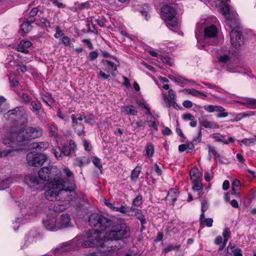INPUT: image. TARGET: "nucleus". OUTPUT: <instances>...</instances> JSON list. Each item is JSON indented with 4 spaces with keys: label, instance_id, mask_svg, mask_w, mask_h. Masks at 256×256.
<instances>
[{
    "label": "nucleus",
    "instance_id": "obj_1",
    "mask_svg": "<svg viewBox=\"0 0 256 256\" xmlns=\"http://www.w3.org/2000/svg\"><path fill=\"white\" fill-rule=\"evenodd\" d=\"M88 220L93 229L81 236H76L72 240L63 243L62 246L63 251L96 246L102 240V234H104L102 237L105 240H118L116 226L112 220L98 214H91Z\"/></svg>",
    "mask_w": 256,
    "mask_h": 256
},
{
    "label": "nucleus",
    "instance_id": "obj_2",
    "mask_svg": "<svg viewBox=\"0 0 256 256\" xmlns=\"http://www.w3.org/2000/svg\"><path fill=\"white\" fill-rule=\"evenodd\" d=\"M22 126L18 127L16 131L12 132V136H6L3 138V144L10 148L3 150L0 149V158L14 155V153L18 150V142L38 138L42 135L43 130L40 127H28L22 130Z\"/></svg>",
    "mask_w": 256,
    "mask_h": 256
},
{
    "label": "nucleus",
    "instance_id": "obj_3",
    "mask_svg": "<svg viewBox=\"0 0 256 256\" xmlns=\"http://www.w3.org/2000/svg\"><path fill=\"white\" fill-rule=\"evenodd\" d=\"M222 12L225 16L226 24L232 30L230 34L231 44L235 48L238 49L242 44V34L238 30H234L240 27L238 15L234 10L231 14H230L228 6L222 10Z\"/></svg>",
    "mask_w": 256,
    "mask_h": 256
},
{
    "label": "nucleus",
    "instance_id": "obj_4",
    "mask_svg": "<svg viewBox=\"0 0 256 256\" xmlns=\"http://www.w3.org/2000/svg\"><path fill=\"white\" fill-rule=\"evenodd\" d=\"M4 118L10 124H12L10 127V133L8 136H12V132L16 131L17 128L22 126L27 122V114H25L19 107L8 110L4 114Z\"/></svg>",
    "mask_w": 256,
    "mask_h": 256
},
{
    "label": "nucleus",
    "instance_id": "obj_5",
    "mask_svg": "<svg viewBox=\"0 0 256 256\" xmlns=\"http://www.w3.org/2000/svg\"><path fill=\"white\" fill-rule=\"evenodd\" d=\"M66 186V182L61 176H57L52 178L49 182L48 189L44 192L46 200L50 201L60 200L62 196V190Z\"/></svg>",
    "mask_w": 256,
    "mask_h": 256
},
{
    "label": "nucleus",
    "instance_id": "obj_6",
    "mask_svg": "<svg viewBox=\"0 0 256 256\" xmlns=\"http://www.w3.org/2000/svg\"><path fill=\"white\" fill-rule=\"evenodd\" d=\"M176 4H165L161 9L162 18L168 25L172 27L176 26L178 24V21L176 17Z\"/></svg>",
    "mask_w": 256,
    "mask_h": 256
},
{
    "label": "nucleus",
    "instance_id": "obj_7",
    "mask_svg": "<svg viewBox=\"0 0 256 256\" xmlns=\"http://www.w3.org/2000/svg\"><path fill=\"white\" fill-rule=\"evenodd\" d=\"M40 178L44 182H50L52 178L56 176L62 177L61 172L53 166H44L38 172Z\"/></svg>",
    "mask_w": 256,
    "mask_h": 256
},
{
    "label": "nucleus",
    "instance_id": "obj_8",
    "mask_svg": "<svg viewBox=\"0 0 256 256\" xmlns=\"http://www.w3.org/2000/svg\"><path fill=\"white\" fill-rule=\"evenodd\" d=\"M47 160L48 156L46 154H40L36 152H30L26 156L28 164L34 166H42Z\"/></svg>",
    "mask_w": 256,
    "mask_h": 256
},
{
    "label": "nucleus",
    "instance_id": "obj_9",
    "mask_svg": "<svg viewBox=\"0 0 256 256\" xmlns=\"http://www.w3.org/2000/svg\"><path fill=\"white\" fill-rule=\"evenodd\" d=\"M66 186L64 187L62 192V196L64 197V200L73 201L76 198V194L75 192L76 184L74 182H70L68 185H66Z\"/></svg>",
    "mask_w": 256,
    "mask_h": 256
},
{
    "label": "nucleus",
    "instance_id": "obj_10",
    "mask_svg": "<svg viewBox=\"0 0 256 256\" xmlns=\"http://www.w3.org/2000/svg\"><path fill=\"white\" fill-rule=\"evenodd\" d=\"M203 48L206 50L208 51L212 55L214 56H218V61L222 66H224L230 60V57L228 54H219L218 50L215 48L212 44L210 46L207 45H204Z\"/></svg>",
    "mask_w": 256,
    "mask_h": 256
},
{
    "label": "nucleus",
    "instance_id": "obj_11",
    "mask_svg": "<svg viewBox=\"0 0 256 256\" xmlns=\"http://www.w3.org/2000/svg\"><path fill=\"white\" fill-rule=\"evenodd\" d=\"M25 182L30 188H33L34 190H41L44 187V182L40 180L35 174H30L26 176Z\"/></svg>",
    "mask_w": 256,
    "mask_h": 256
},
{
    "label": "nucleus",
    "instance_id": "obj_12",
    "mask_svg": "<svg viewBox=\"0 0 256 256\" xmlns=\"http://www.w3.org/2000/svg\"><path fill=\"white\" fill-rule=\"evenodd\" d=\"M21 212L24 215H32L42 210V206L32 204L31 203L24 205V207L19 206Z\"/></svg>",
    "mask_w": 256,
    "mask_h": 256
},
{
    "label": "nucleus",
    "instance_id": "obj_13",
    "mask_svg": "<svg viewBox=\"0 0 256 256\" xmlns=\"http://www.w3.org/2000/svg\"><path fill=\"white\" fill-rule=\"evenodd\" d=\"M118 240L126 238L130 235V228L125 224L116 226Z\"/></svg>",
    "mask_w": 256,
    "mask_h": 256
},
{
    "label": "nucleus",
    "instance_id": "obj_14",
    "mask_svg": "<svg viewBox=\"0 0 256 256\" xmlns=\"http://www.w3.org/2000/svg\"><path fill=\"white\" fill-rule=\"evenodd\" d=\"M76 144L74 140H70L68 144H64L62 148L64 156H69L74 154L76 150Z\"/></svg>",
    "mask_w": 256,
    "mask_h": 256
},
{
    "label": "nucleus",
    "instance_id": "obj_15",
    "mask_svg": "<svg viewBox=\"0 0 256 256\" xmlns=\"http://www.w3.org/2000/svg\"><path fill=\"white\" fill-rule=\"evenodd\" d=\"M30 106L32 107V110L38 117L44 118L46 116V113L44 110L42 108V104L38 100H32L30 102Z\"/></svg>",
    "mask_w": 256,
    "mask_h": 256
},
{
    "label": "nucleus",
    "instance_id": "obj_16",
    "mask_svg": "<svg viewBox=\"0 0 256 256\" xmlns=\"http://www.w3.org/2000/svg\"><path fill=\"white\" fill-rule=\"evenodd\" d=\"M199 123L200 127L210 128L215 129L218 128V124L214 121H210L208 119V116H202L199 120Z\"/></svg>",
    "mask_w": 256,
    "mask_h": 256
},
{
    "label": "nucleus",
    "instance_id": "obj_17",
    "mask_svg": "<svg viewBox=\"0 0 256 256\" xmlns=\"http://www.w3.org/2000/svg\"><path fill=\"white\" fill-rule=\"evenodd\" d=\"M43 224L47 230L54 232L58 230L57 220L54 217L44 220L43 221Z\"/></svg>",
    "mask_w": 256,
    "mask_h": 256
},
{
    "label": "nucleus",
    "instance_id": "obj_18",
    "mask_svg": "<svg viewBox=\"0 0 256 256\" xmlns=\"http://www.w3.org/2000/svg\"><path fill=\"white\" fill-rule=\"evenodd\" d=\"M71 218L70 216L67 214H62L58 220H57V224L58 226V230L70 226Z\"/></svg>",
    "mask_w": 256,
    "mask_h": 256
},
{
    "label": "nucleus",
    "instance_id": "obj_19",
    "mask_svg": "<svg viewBox=\"0 0 256 256\" xmlns=\"http://www.w3.org/2000/svg\"><path fill=\"white\" fill-rule=\"evenodd\" d=\"M49 146V143L46 142H34L30 146V149L32 150L42 152L45 150Z\"/></svg>",
    "mask_w": 256,
    "mask_h": 256
},
{
    "label": "nucleus",
    "instance_id": "obj_20",
    "mask_svg": "<svg viewBox=\"0 0 256 256\" xmlns=\"http://www.w3.org/2000/svg\"><path fill=\"white\" fill-rule=\"evenodd\" d=\"M218 34V28L214 25L212 24L204 29V36L206 38H214Z\"/></svg>",
    "mask_w": 256,
    "mask_h": 256
},
{
    "label": "nucleus",
    "instance_id": "obj_21",
    "mask_svg": "<svg viewBox=\"0 0 256 256\" xmlns=\"http://www.w3.org/2000/svg\"><path fill=\"white\" fill-rule=\"evenodd\" d=\"M32 46V43L29 40H21L16 48V50L18 52L27 54L29 53V50L27 48Z\"/></svg>",
    "mask_w": 256,
    "mask_h": 256
},
{
    "label": "nucleus",
    "instance_id": "obj_22",
    "mask_svg": "<svg viewBox=\"0 0 256 256\" xmlns=\"http://www.w3.org/2000/svg\"><path fill=\"white\" fill-rule=\"evenodd\" d=\"M227 253L232 256H242V250L230 243L226 248Z\"/></svg>",
    "mask_w": 256,
    "mask_h": 256
},
{
    "label": "nucleus",
    "instance_id": "obj_23",
    "mask_svg": "<svg viewBox=\"0 0 256 256\" xmlns=\"http://www.w3.org/2000/svg\"><path fill=\"white\" fill-rule=\"evenodd\" d=\"M34 22V19L28 20L24 21L20 25V32L22 35L24 36V34L28 33L32 30L31 24Z\"/></svg>",
    "mask_w": 256,
    "mask_h": 256
},
{
    "label": "nucleus",
    "instance_id": "obj_24",
    "mask_svg": "<svg viewBox=\"0 0 256 256\" xmlns=\"http://www.w3.org/2000/svg\"><path fill=\"white\" fill-rule=\"evenodd\" d=\"M243 101H238V102L242 105H245L248 108H256V99L244 98Z\"/></svg>",
    "mask_w": 256,
    "mask_h": 256
},
{
    "label": "nucleus",
    "instance_id": "obj_25",
    "mask_svg": "<svg viewBox=\"0 0 256 256\" xmlns=\"http://www.w3.org/2000/svg\"><path fill=\"white\" fill-rule=\"evenodd\" d=\"M121 111L126 115L136 116L138 114L136 108L132 105L122 106Z\"/></svg>",
    "mask_w": 256,
    "mask_h": 256
},
{
    "label": "nucleus",
    "instance_id": "obj_26",
    "mask_svg": "<svg viewBox=\"0 0 256 256\" xmlns=\"http://www.w3.org/2000/svg\"><path fill=\"white\" fill-rule=\"evenodd\" d=\"M102 62L106 66L107 72H110L112 74H114V72L117 70L116 64L114 62H110L108 60H102Z\"/></svg>",
    "mask_w": 256,
    "mask_h": 256
},
{
    "label": "nucleus",
    "instance_id": "obj_27",
    "mask_svg": "<svg viewBox=\"0 0 256 256\" xmlns=\"http://www.w3.org/2000/svg\"><path fill=\"white\" fill-rule=\"evenodd\" d=\"M48 135L50 137L57 138L58 136V127L54 124H50L48 126Z\"/></svg>",
    "mask_w": 256,
    "mask_h": 256
},
{
    "label": "nucleus",
    "instance_id": "obj_28",
    "mask_svg": "<svg viewBox=\"0 0 256 256\" xmlns=\"http://www.w3.org/2000/svg\"><path fill=\"white\" fill-rule=\"evenodd\" d=\"M204 108L208 112H222L225 110L223 107L219 106L205 105L204 106Z\"/></svg>",
    "mask_w": 256,
    "mask_h": 256
},
{
    "label": "nucleus",
    "instance_id": "obj_29",
    "mask_svg": "<svg viewBox=\"0 0 256 256\" xmlns=\"http://www.w3.org/2000/svg\"><path fill=\"white\" fill-rule=\"evenodd\" d=\"M132 210L134 212V216L140 221L141 224H146V218L143 214L142 210L135 208H132Z\"/></svg>",
    "mask_w": 256,
    "mask_h": 256
},
{
    "label": "nucleus",
    "instance_id": "obj_30",
    "mask_svg": "<svg viewBox=\"0 0 256 256\" xmlns=\"http://www.w3.org/2000/svg\"><path fill=\"white\" fill-rule=\"evenodd\" d=\"M178 194L176 190L171 189L168 192L166 200H168L172 205H174L175 202L177 200Z\"/></svg>",
    "mask_w": 256,
    "mask_h": 256
},
{
    "label": "nucleus",
    "instance_id": "obj_31",
    "mask_svg": "<svg viewBox=\"0 0 256 256\" xmlns=\"http://www.w3.org/2000/svg\"><path fill=\"white\" fill-rule=\"evenodd\" d=\"M62 203H63V202H56L54 204V206L50 208V209L56 212L64 211L66 209V204Z\"/></svg>",
    "mask_w": 256,
    "mask_h": 256
},
{
    "label": "nucleus",
    "instance_id": "obj_32",
    "mask_svg": "<svg viewBox=\"0 0 256 256\" xmlns=\"http://www.w3.org/2000/svg\"><path fill=\"white\" fill-rule=\"evenodd\" d=\"M192 181V190L194 192H198V194H200L202 190V179H197V180H194Z\"/></svg>",
    "mask_w": 256,
    "mask_h": 256
},
{
    "label": "nucleus",
    "instance_id": "obj_33",
    "mask_svg": "<svg viewBox=\"0 0 256 256\" xmlns=\"http://www.w3.org/2000/svg\"><path fill=\"white\" fill-rule=\"evenodd\" d=\"M154 152V146L152 144L149 142L146 146V152L148 158H151L153 156Z\"/></svg>",
    "mask_w": 256,
    "mask_h": 256
},
{
    "label": "nucleus",
    "instance_id": "obj_34",
    "mask_svg": "<svg viewBox=\"0 0 256 256\" xmlns=\"http://www.w3.org/2000/svg\"><path fill=\"white\" fill-rule=\"evenodd\" d=\"M190 174L192 180H197V179H202V174L196 168L191 170Z\"/></svg>",
    "mask_w": 256,
    "mask_h": 256
},
{
    "label": "nucleus",
    "instance_id": "obj_35",
    "mask_svg": "<svg viewBox=\"0 0 256 256\" xmlns=\"http://www.w3.org/2000/svg\"><path fill=\"white\" fill-rule=\"evenodd\" d=\"M141 172V167L137 166L132 172L130 178L132 180L136 181Z\"/></svg>",
    "mask_w": 256,
    "mask_h": 256
},
{
    "label": "nucleus",
    "instance_id": "obj_36",
    "mask_svg": "<svg viewBox=\"0 0 256 256\" xmlns=\"http://www.w3.org/2000/svg\"><path fill=\"white\" fill-rule=\"evenodd\" d=\"M52 152L56 158L62 160L63 154L62 148L60 146H55L52 148Z\"/></svg>",
    "mask_w": 256,
    "mask_h": 256
},
{
    "label": "nucleus",
    "instance_id": "obj_37",
    "mask_svg": "<svg viewBox=\"0 0 256 256\" xmlns=\"http://www.w3.org/2000/svg\"><path fill=\"white\" fill-rule=\"evenodd\" d=\"M212 137L214 138L215 141L216 142H222L224 144H228V140H224V136L219 133L213 134L212 135Z\"/></svg>",
    "mask_w": 256,
    "mask_h": 256
},
{
    "label": "nucleus",
    "instance_id": "obj_38",
    "mask_svg": "<svg viewBox=\"0 0 256 256\" xmlns=\"http://www.w3.org/2000/svg\"><path fill=\"white\" fill-rule=\"evenodd\" d=\"M180 248V244H170L167 246L163 249V252L168 253L170 251L178 250Z\"/></svg>",
    "mask_w": 256,
    "mask_h": 256
},
{
    "label": "nucleus",
    "instance_id": "obj_39",
    "mask_svg": "<svg viewBox=\"0 0 256 256\" xmlns=\"http://www.w3.org/2000/svg\"><path fill=\"white\" fill-rule=\"evenodd\" d=\"M142 197L140 194H138L136 198H134L132 201V205L138 207L142 206Z\"/></svg>",
    "mask_w": 256,
    "mask_h": 256
},
{
    "label": "nucleus",
    "instance_id": "obj_40",
    "mask_svg": "<svg viewBox=\"0 0 256 256\" xmlns=\"http://www.w3.org/2000/svg\"><path fill=\"white\" fill-rule=\"evenodd\" d=\"M12 182L11 178H9L0 182V190H4L8 187V184Z\"/></svg>",
    "mask_w": 256,
    "mask_h": 256
},
{
    "label": "nucleus",
    "instance_id": "obj_41",
    "mask_svg": "<svg viewBox=\"0 0 256 256\" xmlns=\"http://www.w3.org/2000/svg\"><path fill=\"white\" fill-rule=\"evenodd\" d=\"M63 172L68 178V180L70 181L69 182H68V184L70 182H74L73 178H74V174L73 172L70 170L68 168H63Z\"/></svg>",
    "mask_w": 256,
    "mask_h": 256
},
{
    "label": "nucleus",
    "instance_id": "obj_42",
    "mask_svg": "<svg viewBox=\"0 0 256 256\" xmlns=\"http://www.w3.org/2000/svg\"><path fill=\"white\" fill-rule=\"evenodd\" d=\"M8 104L4 97L0 96V113L8 109Z\"/></svg>",
    "mask_w": 256,
    "mask_h": 256
},
{
    "label": "nucleus",
    "instance_id": "obj_43",
    "mask_svg": "<svg viewBox=\"0 0 256 256\" xmlns=\"http://www.w3.org/2000/svg\"><path fill=\"white\" fill-rule=\"evenodd\" d=\"M231 235V232L228 228H226L223 230L222 236L224 237V241L227 242Z\"/></svg>",
    "mask_w": 256,
    "mask_h": 256
},
{
    "label": "nucleus",
    "instance_id": "obj_44",
    "mask_svg": "<svg viewBox=\"0 0 256 256\" xmlns=\"http://www.w3.org/2000/svg\"><path fill=\"white\" fill-rule=\"evenodd\" d=\"M36 234L35 232L31 231L26 237V242L30 244L34 241V238L36 236Z\"/></svg>",
    "mask_w": 256,
    "mask_h": 256
},
{
    "label": "nucleus",
    "instance_id": "obj_45",
    "mask_svg": "<svg viewBox=\"0 0 256 256\" xmlns=\"http://www.w3.org/2000/svg\"><path fill=\"white\" fill-rule=\"evenodd\" d=\"M189 94H192L193 96H199L202 95L203 96H206V95L201 92H200L196 90L195 89H186L185 90Z\"/></svg>",
    "mask_w": 256,
    "mask_h": 256
},
{
    "label": "nucleus",
    "instance_id": "obj_46",
    "mask_svg": "<svg viewBox=\"0 0 256 256\" xmlns=\"http://www.w3.org/2000/svg\"><path fill=\"white\" fill-rule=\"evenodd\" d=\"M230 116L232 118V122H238L242 118V113H230Z\"/></svg>",
    "mask_w": 256,
    "mask_h": 256
},
{
    "label": "nucleus",
    "instance_id": "obj_47",
    "mask_svg": "<svg viewBox=\"0 0 256 256\" xmlns=\"http://www.w3.org/2000/svg\"><path fill=\"white\" fill-rule=\"evenodd\" d=\"M168 78L174 82L175 83L178 84H183V80L182 78L180 76L176 77L174 75L172 74H169L168 76Z\"/></svg>",
    "mask_w": 256,
    "mask_h": 256
},
{
    "label": "nucleus",
    "instance_id": "obj_48",
    "mask_svg": "<svg viewBox=\"0 0 256 256\" xmlns=\"http://www.w3.org/2000/svg\"><path fill=\"white\" fill-rule=\"evenodd\" d=\"M92 162L94 165L97 167L100 171L102 169V166L101 164L100 160L96 156H94L92 158Z\"/></svg>",
    "mask_w": 256,
    "mask_h": 256
},
{
    "label": "nucleus",
    "instance_id": "obj_49",
    "mask_svg": "<svg viewBox=\"0 0 256 256\" xmlns=\"http://www.w3.org/2000/svg\"><path fill=\"white\" fill-rule=\"evenodd\" d=\"M21 101L26 104L30 103V96L26 93H22L20 96Z\"/></svg>",
    "mask_w": 256,
    "mask_h": 256
},
{
    "label": "nucleus",
    "instance_id": "obj_50",
    "mask_svg": "<svg viewBox=\"0 0 256 256\" xmlns=\"http://www.w3.org/2000/svg\"><path fill=\"white\" fill-rule=\"evenodd\" d=\"M213 220L212 218H206L202 222V225H200L202 228L206 226L208 227H211L212 226Z\"/></svg>",
    "mask_w": 256,
    "mask_h": 256
},
{
    "label": "nucleus",
    "instance_id": "obj_51",
    "mask_svg": "<svg viewBox=\"0 0 256 256\" xmlns=\"http://www.w3.org/2000/svg\"><path fill=\"white\" fill-rule=\"evenodd\" d=\"M256 142V138H244L241 140L242 144L247 146L254 144Z\"/></svg>",
    "mask_w": 256,
    "mask_h": 256
},
{
    "label": "nucleus",
    "instance_id": "obj_52",
    "mask_svg": "<svg viewBox=\"0 0 256 256\" xmlns=\"http://www.w3.org/2000/svg\"><path fill=\"white\" fill-rule=\"evenodd\" d=\"M164 100L165 102L166 103V107L170 108V106H172L173 102L176 101V99L168 98L166 96L164 95Z\"/></svg>",
    "mask_w": 256,
    "mask_h": 256
},
{
    "label": "nucleus",
    "instance_id": "obj_53",
    "mask_svg": "<svg viewBox=\"0 0 256 256\" xmlns=\"http://www.w3.org/2000/svg\"><path fill=\"white\" fill-rule=\"evenodd\" d=\"M201 140H202V132H201V130H200L198 132V136L193 138L192 142L194 146V145L197 144L198 143H199L201 141Z\"/></svg>",
    "mask_w": 256,
    "mask_h": 256
},
{
    "label": "nucleus",
    "instance_id": "obj_54",
    "mask_svg": "<svg viewBox=\"0 0 256 256\" xmlns=\"http://www.w3.org/2000/svg\"><path fill=\"white\" fill-rule=\"evenodd\" d=\"M114 208L115 209H114V211L120 212L123 213V214H126L129 212L128 209L126 207V206H123V205L121 206L120 207L116 206V208Z\"/></svg>",
    "mask_w": 256,
    "mask_h": 256
},
{
    "label": "nucleus",
    "instance_id": "obj_55",
    "mask_svg": "<svg viewBox=\"0 0 256 256\" xmlns=\"http://www.w3.org/2000/svg\"><path fill=\"white\" fill-rule=\"evenodd\" d=\"M212 152L216 158H220V155L216 151L215 148L210 146H208V153Z\"/></svg>",
    "mask_w": 256,
    "mask_h": 256
},
{
    "label": "nucleus",
    "instance_id": "obj_56",
    "mask_svg": "<svg viewBox=\"0 0 256 256\" xmlns=\"http://www.w3.org/2000/svg\"><path fill=\"white\" fill-rule=\"evenodd\" d=\"M40 22H41L42 24V26H44V27H46V28H51L50 22L47 18H40Z\"/></svg>",
    "mask_w": 256,
    "mask_h": 256
},
{
    "label": "nucleus",
    "instance_id": "obj_57",
    "mask_svg": "<svg viewBox=\"0 0 256 256\" xmlns=\"http://www.w3.org/2000/svg\"><path fill=\"white\" fill-rule=\"evenodd\" d=\"M38 12V8H32L30 12H29L30 15V19H34V20H35L34 16L37 14Z\"/></svg>",
    "mask_w": 256,
    "mask_h": 256
},
{
    "label": "nucleus",
    "instance_id": "obj_58",
    "mask_svg": "<svg viewBox=\"0 0 256 256\" xmlns=\"http://www.w3.org/2000/svg\"><path fill=\"white\" fill-rule=\"evenodd\" d=\"M56 32L54 35V37L56 38H58L63 36L64 33L60 30V27L59 26H56Z\"/></svg>",
    "mask_w": 256,
    "mask_h": 256
},
{
    "label": "nucleus",
    "instance_id": "obj_59",
    "mask_svg": "<svg viewBox=\"0 0 256 256\" xmlns=\"http://www.w3.org/2000/svg\"><path fill=\"white\" fill-rule=\"evenodd\" d=\"M57 116H58L62 120L64 121H67L68 120V116L64 114L60 108L58 109L57 111Z\"/></svg>",
    "mask_w": 256,
    "mask_h": 256
},
{
    "label": "nucleus",
    "instance_id": "obj_60",
    "mask_svg": "<svg viewBox=\"0 0 256 256\" xmlns=\"http://www.w3.org/2000/svg\"><path fill=\"white\" fill-rule=\"evenodd\" d=\"M185 144H186V153L191 152L194 148V146L192 142H187Z\"/></svg>",
    "mask_w": 256,
    "mask_h": 256
},
{
    "label": "nucleus",
    "instance_id": "obj_61",
    "mask_svg": "<svg viewBox=\"0 0 256 256\" xmlns=\"http://www.w3.org/2000/svg\"><path fill=\"white\" fill-rule=\"evenodd\" d=\"M16 66L20 68V72L23 73L25 72L27 70L26 66L22 62H17Z\"/></svg>",
    "mask_w": 256,
    "mask_h": 256
},
{
    "label": "nucleus",
    "instance_id": "obj_62",
    "mask_svg": "<svg viewBox=\"0 0 256 256\" xmlns=\"http://www.w3.org/2000/svg\"><path fill=\"white\" fill-rule=\"evenodd\" d=\"M255 197H256V188L251 190L248 195V199L250 200H252Z\"/></svg>",
    "mask_w": 256,
    "mask_h": 256
},
{
    "label": "nucleus",
    "instance_id": "obj_63",
    "mask_svg": "<svg viewBox=\"0 0 256 256\" xmlns=\"http://www.w3.org/2000/svg\"><path fill=\"white\" fill-rule=\"evenodd\" d=\"M62 44L65 46H70V38L68 36H62Z\"/></svg>",
    "mask_w": 256,
    "mask_h": 256
},
{
    "label": "nucleus",
    "instance_id": "obj_64",
    "mask_svg": "<svg viewBox=\"0 0 256 256\" xmlns=\"http://www.w3.org/2000/svg\"><path fill=\"white\" fill-rule=\"evenodd\" d=\"M94 115L92 114H89L84 116V118L85 120V122L90 124L94 119Z\"/></svg>",
    "mask_w": 256,
    "mask_h": 256
}]
</instances>
